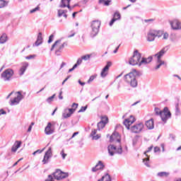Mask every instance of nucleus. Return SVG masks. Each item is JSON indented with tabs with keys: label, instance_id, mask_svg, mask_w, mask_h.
Instances as JSON below:
<instances>
[{
	"label": "nucleus",
	"instance_id": "nucleus-24",
	"mask_svg": "<svg viewBox=\"0 0 181 181\" xmlns=\"http://www.w3.org/2000/svg\"><path fill=\"white\" fill-rule=\"evenodd\" d=\"M146 127L148 129H153L154 124H153V119H150L146 122Z\"/></svg>",
	"mask_w": 181,
	"mask_h": 181
},
{
	"label": "nucleus",
	"instance_id": "nucleus-50",
	"mask_svg": "<svg viewBox=\"0 0 181 181\" xmlns=\"http://www.w3.org/2000/svg\"><path fill=\"white\" fill-rule=\"evenodd\" d=\"M116 21H117V19H115L114 18H112V20L110 21V22L109 23L110 26H112L114 25V23H115Z\"/></svg>",
	"mask_w": 181,
	"mask_h": 181
},
{
	"label": "nucleus",
	"instance_id": "nucleus-28",
	"mask_svg": "<svg viewBox=\"0 0 181 181\" xmlns=\"http://www.w3.org/2000/svg\"><path fill=\"white\" fill-rule=\"evenodd\" d=\"M110 2H112L111 0H99V4H104L105 6H110Z\"/></svg>",
	"mask_w": 181,
	"mask_h": 181
},
{
	"label": "nucleus",
	"instance_id": "nucleus-13",
	"mask_svg": "<svg viewBox=\"0 0 181 181\" xmlns=\"http://www.w3.org/2000/svg\"><path fill=\"white\" fill-rule=\"evenodd\" d=\"M158 35V33L155 30H151L147 34V40L148 42H153L155 37Z\"/></svg>",
	"mask_w": 181,
	"mask_h": 181
},
{
	"label": "nucleus",
	"instance_id": "nucleus-43",
	"mask_svg": "<svg viewBox=\"0 0 181 181\" xmlns=\"http://www.w3.org/2000/svg\"><path fill=\"white\" fill-rule=\"evenodd\" d=\"M95 76L93 75L91 76L89 79L88 80V83L90 84L91 81H94V78H95Z\"/></svg>",
	"mask_w": 181,
	"mask_h": 181
},
{
	"label": "nucleus",
	"instance_id": "nucleus-4",
	"mask_svg": "<svg viewBox=\"0 0 181 181\" xmlns=\"http://www.w3.org/2000/svg\"><path fill=\"white\" fill-rule=\"evenodd\" d=\"M168 50H169V47H165L158 53L154 55L155 57H157V66H156L155 70H159V69H160V66L165 64V62L162 61V59H160L163 57L165 53L168 52Z\"/></svg>",
	"mask_w": 181,
	"mask_h": 181
},
{
	"label": "nucleus",
	"instance_id": "nucleus-1",
	"mask_svg": "<svg viewBox=\"0 0 181 181\" xmlns=\"http://www.w3.org/2000/svg\"><path fill=\"white\" fill-rule=\"evenodd\" d=\"M110 142H117L118 146L112 144H110L107 146L108 153L110 156H114L115 153H118V155H122V146H121V135H119V132H115L110 136Z\"/></svg>",
	"mask_w": 181,
	"mask_h": 181
},
{
	"label": "nucleus",
	"instance_id": "nucleus-21",
	"mask_svg": "<svg viewBox=\"0 0 181 181\" xmlns=\"http://www.w3.org/2000/svg\"><path fill=\"white\" fill-rule=\"evenodd\" d=\"M22 145V141H16L11 148V152H16L21 146Z\"/></svg>",
	"mask_w": 181,
	"mask_h": 181
},
{
	"label": "nucleus",
	"instance_id": "nucleus-7",
	"mask_svg": "<svg viewBox=\"0 0 181 181\" xmlns=\"http://www.w3.org/2000/svg\"><path fill=\"white\" fill-rule=\"evenodd\" d=\"M52 175L57 180H63V179L69 177V173H64L60 169H57L56 171L52 173Z\"/></svg>",
	"mask_w": 181,
	"mask_h": 181
},
{
	"label": "nucleus",
	"instance_id": "nucleus-61",
	"mask_svg": "<svg viewBox=\"0 0 181 181\" xmlns=\"http://www.w3.org/2000/svg\"><path fill=\"white\" fill-rule=\"evenodd\" d=\"M70 78V76H67L62 82V86H64V83H66V81H67V80H69Z\"/></svg>",
	"mask_w": 181,
	"mask_h": 181
},
{
	"label": "nucleus",
	"instance_id": "nucleus-25",
	"mask_svg": "<svg viewBox=\"0 0 181 181\" xmlns=\"http://www.w3.org/2000/svg\"><path fill=\"white\" fill-rule=\"evenodd\" d=\"M112 179L111 178V175H110L109 173H106L98 181H112Z\"/></svg>",
	"mask_w": 181,
	"mask_h": 181
},
{
	"label": "nucleus",
	"instance_id": "nucleus-58",
	"mask_svg": "<svg viewBox=\"0 0 181 181\" xmlns=\"http://www.w3.org/2000/svg\"><path fill=\"white\" fill-rule=\"evenodd\" d=\"M78 84H80V86H86V83L82 82L81 80H80V79L78 81Z\"/></svg>",
	"mask_w": 181,
	"mask_h": 181
},
{
	"label": "nucleus",
	"instance_id": "nucleus-60",
	"mask_svg": "<svg viewBox=\"0 0 181 181\" xmlns=\"http://www.w3.org/2000/svg\"><path fill=\"white\" fill-rule=\"evenodd\" d=\"M62 94H63V91L61 90L59 95V100H63V96L62 95Z\"/></svg>",
	"mask_w": 181,
	"mask_h": 181
},
{
	"label": "nucleus",
	"instance_id": "nucleus-6",
	"mask_svg": "<svg viewBox=\"0 0 181 181\" xmlns=\"http://www.w3.org/2000/svg\"><path fill=\"white\" fill-rule=\"evenodd\" d=\"M101 26V21L98 20L93 21L90 23L91 32L90 36L91 37H95L96 35H98V32H100V27Z\"/></svg>",
	"mask_w": 181,
	"mask_h": 181
},
{
	"label": "nucleus",
	"instance_id": "nucleus-35",
	"mask_svg": "<svg viewBox=\"0 0 181 181\" xmlns=\"http://www.w3.org/2000/svg\"><path fill=\"white\" fill-rule=\"evenodd\" d=\"M143 162H144V165H146V166H147V168H149V164L148 163V162H149V157H148L147 158H144L143 159Z\"/></svg>",
	"mask_w": 181,
	"mask_h": 181
},
{
	"label": "nucleus",
	"instance_id": "nucleus-41",
	"mask_svg": "<svg viewBox=\"0 0 181 181\" xmlns=\"http://www.w3.org/2000/svg\"><path fill=\"white\" fill-rule=\"evenodd\" d=\"M88 108V105L82 106L81 110L78 111V112H84Z\"/></svg>",
	"mask_w": 181,
	"mask_h": 181
},
{
	"label": "nucleus",
	"instance_id": "nucleus-34",
	"mask_svg": "<svg viewBox=\"0 0 181 181\" xmlns=\"http://www.w3.org/2000/svg\"><path fill=\"white\" fill-rule=\"evenodd\" d=\"M90 57H91V55H90V54H86V55L82 56V57H81V59H82V60L87 61V60H89Z\"/></svg>",
	"mask_w": 181,
	"mask_h": 181
},
{
	"label": "nucleus",
	"instance_id": "nucleus-57",
	"mask_svg": "<svg viewBox=\"0 0 181 181\" xmlns=\"http://www.w3.org/2000/svg\"><path fill=\"white\" fill-rule=\"evenodd\" d=\"M72 108H74L76 110V108H77V107H78V104L74 103L72 104Z\"/></svg>",
	"mask_w": 181,
	"mask_h": 181
},
{
	"label": "nucleus",
	"instance_id": "nucleus-12",
	"mask_svg": "<svg viewBox=\"0 0 181 181\" xmlns=\"http://www.w3.org/2000/svg\"><path fill=\"white\" fill-rule=\"evenodd\" d=\"M45 132L46 135H52V134H54V125H53L51 122H48L45 129Z\"/></svg>",
	"mask_w": 181,
	"mask_h": 181
},
{
	"label": "nucleus",
	"instance_id": "nucleus-20",
	"mask_svg": "<svg viewBox=\"0 0 181 181\" xmlns=\"http://www.w3.org/2000/svg\"><path fill=\"white\" fill-rule=\"evenodd\" d=\"M29 66V64L28 62H25L23 64V66L21 67L19 70V74L20 76H23L25 74V72L26 71V69Z\"/></svg>",
	"mask_w": 181,
	"mask_h": 181
},
{
	"label": "nucleus",
	"instance_id": "nucleus-40",
	"mask_svg": "<svg viewBox=\"0 0 181 181\" xmlns=\"http://www.w3.org/2000/svg\"><path fill=\"white\" fill-rule=\"evenodd\" d=\"M60 155L62 156L63 160L66 159V156H67V153H64V150H62Z\"/></svg>",
	"mask_w": 181,
	"mask_h": 181
},
{
	"label": "nucleus",
	"instance_id": "nucleus-9",
	"mask_svg": "<svg viewBox=\"0 0 181 181\" xmlns=\"http://www.w3.org/2000/svg\"><path fill=\"white\" fill-rule=\"evenodd\" d=\"M12 76H13V70L7 69L1 74V78H3L4 81H9Z\"/></svg>",
	"mask_w": 181,
	"mask_h": 181
},
{
	"label": "nucleus",
	"instance_id": "nucleus-27",
	"mask_svg": "<svg viewBox=\"0 0 181 181\" xmlns=\"http://www.w3.org/2000/svg\"><path fill=\"white\" fill-rule=\"evenodd\" d=\"M169 175H170L169 173L160 172V173H158L157 176H158L159 177H163V176H165V177H168V176H169Z\"/></svg>",
	"mask_w": 181,
	"mask_h": 181
},
{
	"label": "nucleus",
	"instance_id": "nucleus-33",
	"mask_svg": "<svg viewBox=\"0 0 181 181\" xmlns=\"http://www.w3.org/2000/svg\"><path fill=\"white\" fill-rule=\"evenodd\" d=\"M67 12L66 10H59L58 11V17L61 18V16H63V15H64V13Z\"/></svg>",
	"mask_w": 181,
	"mask_h": 181
},
{
	"label": "nucleus",
	"instance_id": "nucleus-30",
	"mask_svg": "<svg viewBox=\"0 0 181 181\" xmlns=\"http://www.w3.org/2000/svg\"><path fill=\"white\" fill-rule=\"evenodd\" d=\"M8 5V1L5 0H0V8H5Z\"/></svg>",
	"mask_w": 181,
	"mask_h": 181
},
{
	"label": "nucleus",
	"instance_id": "nucleus-53",
	"mask_svg": "<svg viewBox=\"0 0 181 181\" xmlns=\"http://www.w3.org/2000/svg\"><path fill=\"white\" fill-rule=\"evenodd\" d=\"M153 148V146H150L148 148L147 151L144 153V155H146V156H148V155H146V153H148V152H151L152 151V148Z\"/></svg>",
	"mask_w": 181,
	"mask_h": 181
},
{
	"label": "nucleus",
	"instance_id": "nucleus-18",
	"mask_svg": "<svg viewBox=\"0 0 181 181\" xmlns=\"http://www.w3.org/2000/svg\"><path fill=\"white\" fill-rule=\"evenodd\" d=\"M171 27H172V29H173V30H180V29H181L180 21H179L177 20H174L171 23Z\"/></svg>",
	"mask_w": 181,
	"mask_h": 181
},
{
	"label": "nucleus",
	"instance_id": "nucleus-23",
	"mask_svg": "<svg viewBox=\"0 0 181 181\" xmlns=\"http://www.w3.org/2000/svg\"><path fill=\"white\" fill-rule=\"evenodd\" d=\"M64 46H67V43L64 42L62 45H59L57 49L55 50V54H57V56H60V53L63 52Z\"/></svg>",
	"mask_w": 181,
	"mask_h": 181
},
{
	"label": "nucleus",
	"instance_id": "nucleus-63",
	"mask_svg": "<svg viewBox=\"0 0 181 181\" xmlns=\"http://www.w3.org/2000/svg\"><path fill=\"white\" fill-rule=\"evenodd\" d=\"M121 46V45H119V46H117L116 47V49L113 51V53H117L118 52V49H119V47Z\"/></svg>",
	"mask_w": 181,
	"mask_h": 181
},
{
	"label": "nucleus",
	"instance_id": "nucleus-55",
	"mask_svg": "<svg viewBox=\"0 0 181 181\" xmlns=\"http://www.w3.org/2000/svg\"><path fill=\"white\" fill-rule=\"evenodd\" d=\"M0 115H6V111L4 110V109H1Z\"/></svg>",
	"mask_w": 181,
	"mask_h": 181
},
{
	"label": "nucleus",
	"instance_id": "nucleus-2",
	"mask_svg": "<svg viewBox=\"0 0 181 181\" xmlns=\"http://www.w3.org/2000/svg\"><path fill=\"white\" fill-rule=\"evenodd\" d=\"M141 72H139V71L134 69L132 72L124 76L125 81L126 83L130 84L131 87L135 88L138 86V81L136 80V78L138 77H141Z\"/></svg>",
	"mask_w": 181,
	"mask_h": 181
},
{
	"label": "nucleus",
	"instance_id": "nucleus-16",
	"mask_svg": "<svg viewBox=\"0 0 181 181\" xmlns=\"http://www.w3.org/2000/svg\"><path fill=\"white\" fill-rule=\"evenodd\" d=\"M105 165L103 163V161L99 160L95 167L92 168V172H97V170H104Z\"/></svg>",
	"mask_w": 181,
	"mask_h": 181
},
{
	"label": "nucleus",
	"instance_id": "nucleus-22",
	"mask_svg": "<svg viewBox=\"0 0 181 181\" xmlns=\"http://www.w3.org/2000/svg\"><path fill=\"white\" fill-rule=\"evenodd\" d=\"M42 43H43V37H42V33H39L37 40L35 42V46H40Z\"/></svg>",
	"mask_w": 181,
	"mask_h": 181
},
{
	"label": "nucleus",
	"instance_id": "nucleus-10",
	"mask_svg": "<svg viewBox=\"0 0 181 181\" xmlns=\"http://www.w3.org/2000/svg\"><path fill=\"white\" fill-rule=\"evenodd\" d=\"M53 156V153H52V147H49L48 150L45 152L44 158L42 160L43 165H47L49 162H50V158Z\"/></svg>",
	"mask_w": 181,
	"mask_h": 181
},
{
	"label": "nucleus",
	"instance_id": "nucleus-36",
	"mask_svg": "<svg viewBox=\"0 0 181 181\" xmlns=\"http://www.w3.org/2000/svg\"><path fill=\"white\" fill-rule=\"evenodd\" d=\"M40 9V7L37 6L35 8H33L32 10L30 11V13H35V12H37Z\"/></svg>",
	"mask_w": 181,
	"mask_h": 181
},
{
	"label": "nucleus",
	"instance_id": "nucleus-32",
	"mask_svg": "<svg viewBox=\"0 0 181 181\" xmlns=\"http://www.w3.org/2000/svg\"><path fill=\"white\" fill-rule=\"evenodd\" d=\"M113 18L119 21V19H121V14L119 12H115L113 15Z\"/></svg>",
	"mask_w": 181,
	"mask_h": 181
},
{
	"label": "nucleus",
	"instance_id": "nucleus-5",
	"mask_svg": "<svg viewBox=\"0 0 181 181\" xmlns=\"http://www.w3.org/2000/svg\"><path fill=\"white\" fill-rule=\"evenodd\" d=\"M142 54L139 53L138 49H135L133 53V56L129 60V64H131L132 66H139Z\"/></svg>",
	"mask_w": 181,
	"mask_h": 181
},
{
	"label": "nucleus",
	"instance_id": "nucleus-56",
	"mask_svg": "<svg viewBox=\"0 0 181 181\" xmlns=\"http://www.w3.org/2000/svg\"><path fill=\"white\" fill-rule=\"evenodd\" d=\"M81 63H83V59L81 58H78L77 62H76V64L80 66V64H81Z\"/></svg>",
	"mask_w": 181,
	"mask_h": 181
},
{
	"label": "nucleus",
	"instance_id": "nucleus-19",
	"mask_svg": "<svg viewBox=\"0 0 181 181\" xmlns=\"http://www.w3.org/2000/svg\"><path fill=\"white\" fill-rule=\"evenodd\" d=\"M70 0H62L60 4V8H68V9L71 10V6H70Z\"/></svg>",
	"mask_w": 181,
	"mask_h": 181
},
{
	"label": "nucleus",
	"instance_id": "nucleus-48",
	"mask_svg": "<svg viewBox=\"0 0 181 181\" xmlns=\"http://www.w3.org/2000/svg\"><path fill=\"white\" fill-rule=\"evenodd\" d=\"M93 139H94L95 141H97L98 139H100V138H101V135L100 134H96L95 136H92Z\"/></svg>",
	"mask_w": 181,
	"mask_h": 181
},
{
	"label": "nucleus",
	"instance_id": "nucleus-26",
	"mask_svg": "<svg viewBox=\"0 0 181 181\" xmlns=\"http://www.w3.org/2000/svg\"><path fill=\"white\" fill-rule=\"evenodd\" d=\"M6 40H8V37L6 36V34H2V35L0 37L1 45H4V43H5Z\"/></svg>",
	"mask_w": 181,
	"mask_h": 181
},
{
	"label": "nucleus",
	"instance_id": "nucleus-49",
	"mask_svg": "<svg viewBox=\"0 0 181 181\" xmlns=\"http://www.w3.org/2000/svg\"><path fill=\"white\" fill-rule=\"evenodd\" d=\"M54 38V35L53 34H52L49 37V40H48V43H52V42H53V39Z\"/></svg>",
	"mask_w": 181,
	"mask_h": 181
},
{
	"label": "nucleus",
	"instance_id": "nucleus-59",
	"mask_svg": "<svg viewBox=\"0 0 181 181\" xmlns=\"http://www.w3.org/2000/svg\"><path fill=\"white\" fill-rule=\"evenodd\" d=\"M76 135H78V132H74L73 134V135L71 136V137L69 139V141H70V139H73V138H74V136H76Z\"/></svg>",
	"mask_w": 181,
	"mask_h": 181
},
{
	"label": "nucleus",
	"instance_id": "nucleus-46",
	"mask_svg": "<svg viewBox=\"0 0 181 181\" xmlns=\"http://www.w3.org/2000/svg\"><path fill=\"white\" fill-rule=\"evenodd\" d=\"M154 21H155V19L150 18V19H145L144 22H145V23H152V22H153Z\"/></svg>",
	"mask_w": 181,
	"mask_h": 181
},
{
	"label": "nucleus",
	"instance_id": "nucleus-44",
	"mask_svg": "<svg viewBox=\"0 0 181 181\" xmlns=\"http://www.w3.org/2000/svg\"><path fill=\"white\" fill-rule=\"evenodd\" d=\"M35 57H36V55L35 54H33V55H28V56L25 57V59L27 60H30L32 59H35Z\"/></svg>",
	"mask_w": 181,
	"mask_h": 181
},
{
	"label": "nucleus",
	"instance_id": "nucleus-39",
	"mask_svg": "<svg viewBox=\"0 0 181 181\" xmlns=\"http://www.w3.org/2000/svg\"><path fill=\"white\" fill-rule=\"evenodd\" d=\"M124 125H125L126 128L129 129V124L128 122V119H125L124 121L123 122Z\"/></svg>",
	"mask_w": 181,
	"mask_h": 181
},
{
	"label": "nucleus",
	"instance_id": "nucleus-47",
	"mask_svg": "<svg viewBox=\"0 0 181 181\" xmlns=\"http://www.w3.org/2000/svg\"><path fill=\"white\" fill-rule=\"evenodd\" d=\"M62 117L64 118H70L71 115L70 113H63Z\"/></svg>",
	"mask_w": 181,
	"mask_h": 181
},
{
	"label": "nucleus",
	"instance_id": "nucleus-54",
	"mask_svg": "<svg viewBox=\"0 0 181 181\" xmlns=\"http://www.w3.org/2000/svg\"><path fill=\"white\" fill-rule=\"evenodd\" d=\"M68 111H69V114L71 115L72 114H74V112L76 111V109L69 108V109H68Z\"/></svg>",
	"mask_w": 181,
	"mask_h": 181
},
{
	"label": "nucleus",
	"instance_id": "nucleus-3",
	"mask_svg": "<svg viewBox=\"0 0 181 181\" xmlns=\"http://www.w3.org/2000/svg\"><path fill=\"white\" fill-rule=\"evenodd\" d=\"M155 112L156 115H160L162 122H164V124H166L168 119H169V118H171L172 117V113H170V111H169V108H168L167 107H164L163 110H160L159 107H156Z\"/></svg>",
	"mask_w": 181,
	"mask_h": 181
},
{
	"label": "nucleus",
	"instance_id": "nucleus-37",
	"mask_svg": "<svg viewBox=\"0 0 181 181\" xmlns=\"http://www.w3.org/2000/svg\"><path fill=\"white\" fill-rule=\"evenodd\" d=\"M163 40H168L169 39V34L168 33H163Z\"/></svg>",
	"mask_w": 181,
	"mask_h": 181
},
{
	"label": "nucleus",
	"instance_id": "nucleus-14",
	"mask_svg": "<svg viewBox=\"0 0 181 181\" xmlns=\"http://www.w3.org/2000/svg\"><path fill=\"white\" fill-rule=\"evenodd\" d=\"M108 123V117L106 116L102 117V119L100 122L98 123V129H103L105 127V124Z\"/></svg>",
	"mask_w": 181,
	"mask_h": 181
},
{
	"label": "nucleus",
	"instance_id": "nucleus-52",
	"mask_svg": "<svg viewBox=\"0 0 181 181\" xmlns=\"http://www.w3.org/2000/svg\"><path fill=\"white\" fill-rule=\"evenodd\" d=\"M95 134H97V129H92V132L90 133V136H94Z\"/></svg>",
	"mask_w": 181,
	"mask_h": 181
},
{
	"label": "nucleus",
	"instance_id": "nucleus-42",
	"mask_svg": "<svg viewBox=\"0 0 181 181\" xmlns=\"http://www.w3.org/2000/svg\"><path fill=\"white\" fill-rule=\"evenodd\" d=\"M136 144H138V137H134L132 140L133 146H136Z\"/></svg>",
	"mask_w": 181,
	"mask_h": 181
},
{
	"label": "nucleus",
	"instance_id": "nucleus-64",
	"mask_svg": "<svg viewBox=\"0 0 181 181\" xmlns=\"http://www.w3.org/2000/svg\"><path fill=\"white\" fill-rule=\"evenodd\" d=\"M173 77H177V78H178V80H180V81H181V78L179 76V75L174 74Z\"/></svg>",
	"mask_w": 181,
	"mask_h": 181
},
{
	"label": "nucleus",
	"instance_id": "nucleus-8",
	"mask_svg": "<svg viewBox=\"0 0 181 181\" xmlns=\"http://www.w3.org/2000/svg\"><path fill=\"white\" fill-rule=\"evenodd\" d=\"M16 94H18V95L14 98L13 99H11L10 100V105H18L25 98V95L22 94V91H17Z\"/></svg>",
	"mask_w": 181,
	"mask_h": 181
},
{
	"label": "nucleus",
	"instance_id": "nucleus-31",
	"mask_svg": "<svg viewBox=\"0 0 181 181\" xmlns=\"http://www.w3.org/2000/svg\"><path fill=\"white\" fill-rule=\"evenodd\" d=\"M128 122H129V126L131 127V125H132V124H134V122H135V118L134 117V116L131 115L130 118L128 119Z\"/></svg>",
	"mask_w": 181,
	"mask_h": 181
},
{
	"label": "nucleus",
	"instance_id": "nucleus-62",
	"mask_svg": "<svg viewBox=\"0 0 181 181\" xmlns=\"http://www.w3.org/2000/svg\"><path fill=\"white\" fill-rule=\"evenodd\" d=\"M159 151H160V148L159 147H155L154 148V152L155 153L159 152Z\"/></svg>",
	"mask_w": 181,
	"mask_h": 181
},
{
	"label": "nucleus",
	"instance_id": "nucleus-45",
	"mask_svg": "<svg viewBox=\"0 0 181 181\" xmlns=\"http://www.w3.org/2000/svg\"><path fill=\"white\" fill-rule=\"evenodd\" d=\"M156 33H157L156 37H161L162 35H163V32L160 30L158 31L156 30Z\"/></svg>",
	"mask_w": 181,
	"mask_h": 181
},
{
	"label": "nucleus",
	"instance_id": "nucleus-38",
	"mask_svg": "<svg viewBox=\"0 0 181 181\" xmlns=\"http://www.w3.org/2000/svg\"><path fill=\"white\" fill-rule=\"evenodd\" d=\"M54 97H56V94H54L52 96H50L49 98H48L47 99V102H48L49 103H52V101H53V99L54 98Z\"/></svg>",
	"mask_w": 181,
	"mask_h": 181
},
{
	"label": "nucleus",
	"instance_id": "nucleus-29",
	"mask_svg": "<svg viewBox=\"0 0 181 181\" xmlns=\"http://www.w3.org/2000/svg\"><path fill=\"white\" fill-rule=\"evenodd\" d=\"M61 42H62V40H57V41H55V42L52 45V46L51 47V52H53V50L54 49L56 46Z\"/></svg>",
	"mask_w": 181,
	"mask_h": 181
},
{
	"label": "nucleus",
	"instance_id": "nucleus-15",
	"mask_svg": "<svg viewBox=\"0 0 181 181\" xmlns=\"http://www.w3.org/2000/svg\"><path fill=\"white\" fill-rule=\"evenodd\" d=\"M112 63L110 62H108L107 64L105 66V67L102 69V71L100 73L101 77H107V75L108 74V70H110V67H111Z\"/></svg>",
	"mask_w": 181,
	"mask_h": 181
},
{
	"label": "nucleus",
	"instance_id": "nucleus-11",
	"mask_svg": "<svg viewBox=\"0 0 181 181\" xmlns=\"http://www.w3.org/2000/svg\"><path fill=\"white\" fill-rule=\"evenodd\" d=\"M143 129H144V124L139 123L137 124L132 126L130 129L132 132H133L134 134H139V132H141V131H142Z\"/></svg>",
	"mask_w": 181,
	"mask_h": 181
},
{
	"label": "nucleus",
	"instance_id": "nucleus-17",
	"mask_svg": "<svg viewBox=\"0 0 181 181\" xmlns=\"http://www.w3.org/2000/svg\"><path fill=\"white\" fill-rule=\"evenodd\" d=\"M153 59V57L150 56L148 58L142 57L140 63H139V67H141L142 64H149L151 62Z\"/></svg>",
	"mask_w": 181,
	"mask_h": 181
},
{
	"label": "nucleus",
	"instance_id": "nucleus-51",
	"mask_svg": "<svg viewBox=\"0 0 181 181\" xmlns=\"http://www.w3.org/2000/svg\"><path fill=\"white\" fill-rule=\"evenodd\" d=\"M45 151V148H42V150H37L34 153H33V155H36V153H42Z\"/></svg>",
	"mask_w": 181,
	"mask_h": 181
}]
</instances>
